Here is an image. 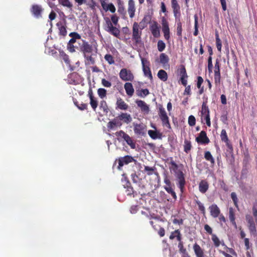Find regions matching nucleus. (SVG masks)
<instances>
[{
    "label": "nucleus",
    "mask_w": 257,
    "mask_h": 257,
    "mask_svg": "<svg viewBox=\"0 0 257 257\" xmlns=\"http://www.w3.org/2000/svg\"><path fill=\"white\" fill-rule=\"evenodd\" d=\"M188 124L190 126H194L196 124V118L195 117L191 115L188 117Z\"/></svg>",
    "instance_id": "61"
},
{
    "label": "nucleus",
    "mask_w": 257,
    "mask_h": 257,
    "mask_svg": "<svg viewBox=\"0 0 257 257\" xmlns=\"http://www.w3.org/2000/svg\"><path fill=\"white\" fill-rule=\"evenodd\" d=\"M158 77L163 81H166L168 79V74L164 70H160L158 72Z\"/></svg>",
    "instance_id": "34"
},
{
    "label": "nucleus",
    "mask_w": 257,
    "mask_h": 257,
    "mask_svg": "<svg viewBox=\"0 0 257 257\" xmlns=\"http://www.w3.org/2000/svg\"><path fill=\"white\" fill-rule=\"evenodd\" d=\"M209 209L210 210V215L214 218L218 217L220 214V210L215 204H212L210 206Z\"/></svg>",
    "instance_id": "18"
},
{
    "label": "nucleus",
    "mask_w": 257,
    "mask_h": 257,
    "mask_svg": "<svg viewBox=\"0 0 257 257\" xmlns=\"http://www.w3.org/2000/svg\"><path fill=\"white\" fill-rule=\"evenodd\" d=\"M220 138H221V140L222 142H224V143H225L226 145L227 148L228 149V150H229L230 153H232L233 150V147L229 142V140L228 139V136L227 135V133H226L225 130H224V129L222 130V131L221 132V134H220Z\"/></svg>",
    "instance_id": "12"
},
{
    "label": "nucleus",
    "mask_w": 257,
    "mask_h": 257,
    "mask_svg": "<svg viewBox=\"0 0 257 257\" xmlns=\"http://www.w3.org/2000/svg\"><path fill=\"white\" fill-rule=\"evenodd\" d=\"M75 105L81 110H84L87 108V104L86 103L78 104V102H74Z\"/></svg>",
    "instance_id": "63"
},
{
    "label": "nucleus",
    "mask_w": 257,
    "mask_h": 257,
    "mask_svg": "<svg viewBox=\"0 0 257 257\" xmlns=\"http://www.w3.org/2000/svg\"><path fill=\"white\" fill-rule=\"evenodd\" d=\"M192 148L191 143L190 141L185 140L184 141V152L188 154L191 150Z\"/></svg>",
    "instance_id": "42"
},
{
    "label": "nucleus",
    "mask_w": 257,
    "mask_h": 257,
    "mask_svg": "<svg viewBox=\"0 0 257 257\" xmlns=\"http://www.w3.org/2000/svg\"><path fill=\"white\" fill-rule=\"evenodd\" d=\"M158 115L162 121L163 126L168 129H171V126L169 121V118L162 105H160L159 107Z\"/></svg>",
    "instance_id": "1"
},
{
    "label": "nucleus",
    "mask_w": 257,
    "mask_h": 257,
    "mask_svg": "<svg viewBox=\"0 0 257 257\" xmlns=\"http://www.w3.org/2000/svg\"><path fill=\"white\" fill-rule=\"evenodd\" d=\"M229 219L230 221L235 220V211L232 207L229 208Z\"/></svg>",
    "instance_id": "54"
},
{
    "label": "nucleus",
    "mask_w": 257,
    "mask_h": 257,
    "mask_svg": "<svg viewBox=\"0 0 257 257\" xmlns=\"http://www.w3.org/2000/svg\"><path fill=\"white\" fill-rule=\"evenodd\" d=\"M43 11L44 9L42 6L38 4L32 5L30 8L31 13L36 19H40L42 17Z\"/></svg>",
    "instance_id": "4"
},
{
    "label": "nucleus",
    "mask_w": 257,
    "mask_h": 257,
    "mask_svg": "<svg viewBox=\"0 0 257 257\" xmlns=\"http://www.w3.org/2000/svg\"><path fill=\"white\" fill-rule=\"evenodd\" d=\"M148 133L149 136L153 140H156L157 139H162L163 137L162 133L157 130H149Z\"/></svg>",
    "instance_id": "26"
},
{
    "label": "nucleus",
    "mask_w": 257,
    "mask_h": 257,
    "mask_svg": "<svg viewBox=\"0 0 257 257\" xmlns=\"http://www.w3.org/2000/svg\"><path fill=\"white\" fill-rule=\"evenodd\" d=\"M164 182L166 184V186H164V189L166 190V188L172 189V184L170 180L168 175L167 173H164Z\"/></svg>",
    "instance_id": "36"
},
{
    "label": "nucleus",
    "mask_w": 257,
    "mask_h": 257,
    "mask_svg": "<svg viewBox=\"0 0 257 257\" xmlns=\"http://www.w3.org/2000/svg\"><path fill=\"white\" fill-rule=\"evenodd\" d=\"M153 218L156 220V222H154L153 221H150V223L151 225L152 226L153 228L155 230H158V227H159V229L158 231V234L160 235V237H163L165 234V231L163 227H161V226L158 223V222L162 221L164 222L165 220L162 219L160 218L159 217H153Z\"/></svg>",
    "instance_id": "3"
},
{
    "label": "nucleus",
    "mask_w": 257,
    "mask_h": 257,
    "mask_svg": "<svg viewBox=\"0 0 257 257\" xmlns=\"http://www.w3.org/2000/svg\"><path fill=\"white\" fill-rule=\"evenodd\" d=\"M128 145L133 149H136V143L133 140V139L128 135L126 139L124 140Z\"/></svg>",
    "instance_id": "44"
},
{
    "label": "nucleus",
    "mask_w": 257,
    "mask_h": 257,
    "mask_svg": "<svg viewBox=\"0 0 257 257\" xmlns=\"http://www.w3.org/2000/svg\"><path fill=\"white\" fill-rule=\"evenodd\" d=\"M80 51L83 52L84 55L89 54L93 51L92 46L85 41H82V44L80 47Z\"/></svg>",
    "instance_id": "15"
},
{
    "label": "nucleus",
    "mask_w": 257,
    "mask_h": 257,
    "mask_svg": "<svg viewBox=\"0 0 257 257\" xmlns=\"http://www.w3.org/2000/svg\"><path fill=\"white\" fill-rule=\"evenodd\" d=\"M60 56L63 59L66 64L70 63V60L68 55H67L63 51L59 50Z\"/></svg>",
    "instance_id": "45"
},
{
    "label": "nucleus",
    "mask_w": 257,
    "mask_h": 257,
    "mask_svg": "<svg viewBox=\"0 0 257 257\" xmlns=\"http://www.w3.org/2000/svg\"><path fill=\"white\" fill-rule=\"evenodd\" d=\"M115 135L117 139L119 141L122 139L124 141L128 135L122 130L116 132Z\"/></svg>",
    "instance_id": "37"
},
{
    "label": "nucleus",
    "mask_w": 257,
    "mask_h": 257,
    "mask_svg": "<svg viewBox=\"0 0 257 257\" xmlns=\"http://www.w3.org/2000/svg\"><path fill=\"white\" fill-rule=\"evenodd\" d=\"M211 239L215 247H218L221 244V242L216 234H212Z\"/></svg>",
    "instance_id": "47"
},
{
    "label": "nucleus",
    "mask_w": 257,
    "mask_h": 257,
    "mask_svg": "<svg viewBox=\"0 0 257 257\" xmlns=\"http://www.w3.org/2000/svg\"><path fill=\"white\" fill-rule=\"evenodd\" d=\"M136 103L138 106L139 107L141 111L146 113H148L150 111V108L148 105L144 101L142 100H137Z\"/></svg>",
    "instance_id": "22"
},
{
    "label": "nucleus",
    "mask_w": 257,
    "mask_h": 257,
    "mask_svg": "<svg viewBox=\"0 0 257 257\" xmlns=\"http://www.w3.org/2000/svg\"><path fill=\"white\" fill-rule=\"evenodd\" d=\"M122 125V123H119L117 121V119L114 118L112 120L109 121L107 124V128L109 130H112L114 127H120Z\"/></svg>",
    "instance_id": "30"
},
{
    "label": "nucleus",
    "mask_w": 257,
    "mask_h": 257,
    "mask_svg": "<svg viewBox=\"0 0 257 257\" xmlns=\"http://www.w3.org/2000/svg\"><path fill=\"white\" fill-rule=\"evenodd\" d=\"M207 101H204L202 104L201 110L200 111L202 120L203 115H206V114L210 113L209 109L208 108V106H207Z\"/></svg>",
    "instance_id": "32"
},
{
    "label": "nucleus",
    "mask_w": 257,
    "mask_h": 257,
    "mask_svg": "<svg viewBox=\"0 0 257 257\" xmlns=\"http://www.w3.org/2000/svg\"><path fill=\"white\" fill-rule=\"evenodd\" d=\"M245 219L247 222V226L250 233L254 236L256 235V229L252 217L250 214L245 215Z\"/></svg>",
    "instance_id": "8"
},
{
    "label": "nucleus",
    "mask_w": 257,
    "mask_h": 257,
    "mask_svg": "<svg viewBox=\"0 0 257 257\" xmlns=\"http://www.w3.org/2000/svg\"><path fill=\"white\" fill-rule=\"evenodd\" d=\"M204 119L206 121V123L207 125L209 127L211 126V121L210 118V113L206 114V115H203L202 119Z\"/></svg>",
    "instance_id": "62"
},
{
    "label": "nucleus",
    "mask_w": 257,
    "mask_h": 257,
    "mask_svg": "<svg viewBox=\"0 0 257 257\" xmlns=\"http://www.w3.org/2000/svg\"><path fill=\"white\" fill-rule=\"evenodd\" d=\"M195 140L198 144H208L210 142V140L207 136L206 133L204 131H202L200 133L199 136Z\"/></svg>",
    "instance_id": "14"
},
{
    "label": "nucleus",
    "mask_w": 257,
    "mask_h": 257,
    "mask_svg": "<svg viewBox=\"0 0 257 257\" xmlns=\"http://www.w3.org/2000/svg\"><path fill=\"white\" fill-rule=\"evenodd\" d=\"M69 36L71 37L68 42L73 44L76 42L77 40H80L81 39V36L77 32H71L69 34Z\"/></svg>",
    "instance_id": "31"
},
{
    "label": "nucleus",
    "mask_w": 257,
    "mask_h": 257,
    "mask_svg": "<svg viewBox=\"0 0 257 257\" xmlns=\"http://www.w3.org/2000/svg\"><path fill=\"white\" fill-rule=\"evenodd\" d=\"M156 169L155 167H150L149 166H145L144 168V171L147 172V174L149 176L153 175Z\"/></svg>",
    "instance_id": "51"
},
{
    "label": "nucleus",
    "mask_w": 257,
    "mask_h": 257,
    "mask_svg": "<svg viewBox=\"0 0 257 257\" xmlns=\"http://www.w3.org/2000/svg\"><path fill=\"white\" fill-rule=\"evenodd\" d=\"M198 34V16L197 15H194V31L193 35L195 36Z\"/></svg>",
    "instance_id": "49"
},
{
    "label": "nucleus",
    "mask_w": 257,
    "mask_h": 257,
    "mask_svg": "<svg viewBox=\"0 0 257 257\" xmlns=\"http://www.w3.org/2000/svg\"><path fill=\"white\" fill-rule=\"evenodd\" d=\"M145 126L143 124H136L134 125V132L135 134L140 135H144Z\"/></svg>",
    "instance_id": "27"
},
{
    "label": "nucleus",
    "mask_w": 257,
    "mask_h": 257,
    "mask_svg": "<svg viewBox=\"0 0 257 257\" xmlns=\"http://www.w3.org/2000/svg\"><path fill=\"white\" fill-rule=\"evenodd\" d=\"M150 30L154 37L158 38L160 37V30L158 26V23L156 22H154V24L151 26Z\"/></svg>",
    "instance_id": "23"
},
{
    "label": "nucleus",
    "mask_w": 257,
    "mask_h": 257,
    "mask_svg": "<svg viewBox=\"0 0 257 257\" xmlns=\"http://www.w3.org/2000/svg\"><path fill=\"white\" fill-rule=\"evenodd\" d=\"M209 185L207 182L202 180L199 184V191L202 193H205L208 189Z\"/></svg>",
    "instance_id": "29"
},
{
    "label": "nucleus",
    "mask_w": 257,
    "mask_h": 257,
    "mask_svg": "<svg viewBox=\"0 0 257 257\" xmlns=\"http://www.w3.org/2000/svg\"><path fill=\"white\" fill-rule=\"evenodd\" d=\"M136 93L138 96L144 97L149 94V91L148 89H142L141 90H137Z\"/></svg>",
    "instance_id": "39"
},
{
    "label": "nucleus",
    "mask_w": 257,
    "mask_h": 257,
    "mask_svg": "<svg viewBox=\"0 0 257 257\" xmlns=\"http://www.w3.org/2000/svg\"><path fill=\"white\" fill-rule=\"evenodd\" d=\"M75 3L78 4V6H81L82 5H85L88 8L90 9L92 11L96 10L97 4L94 0H74Z\"/></svg>",
    "instance_id": "10"
},
{
    "label": "nucleus",
    "mask_w": 257,
    "mask_h": 257,
    "mask_svg": "<svg viewBox=\"0 0 257 257\" xmlns=\"http://www.w3.org/2000/svg\"><path fill=\"white\" fill-rule=\"evenodd\" d=\"M105 60L109 64H112L114 63V60L112 56L109 54H107L104 56Z\"/></svg>",
    "instance_id": "56"
},
{
    "label": "nucleus",
    "mask_w": 257,
    "mask_h": 257,
    "mask_svg": "<svg viewBox=\"0 0 257 257\" xmlns=\"http://www.w3.org/2000/svg\"><path fill=\"white\" fill-rule=\"evenodd\" d=\"M119 77L121 80L125 81H132L134 76L131 70L126 68H123L120 71Z\"/></svg>",
    "instance_id": "5"
},
{
    "label": "nucleus",
    "mask_w": 257,
    "mask_h": 257,
    "mask_svg": "<svg viewBox=\"0 0 257 257\" xmlns=\"http://www.w3.org/2000/svg\"><path fill=\"white\" fill-rule=\"evenodd\" d=\"M196 203L198 205V208L200 210L201 213L203 215H205L206 211H205V207H204L203 204L199 200H196Z\"/></svg>",
    "instance_id": "58"
},
{
    "label": "nucleus",
    "mask_w": 257,
    "mask_h": 257,
    "mask_svg": "<svg viewBox=\"0 0 257 257\" xmlns=\"http://www.w3.org/2000/svg\"><path fill=\"white\" fill-rule=\"evenodd\" d=\"M178 247L180 253L184 255H188L186 249L184 247L183 242H179Z\"/></svg>",
    "instance_id": "46"
},
{
    "label": "nucleus",
    "mask_w": 257,
    "mask_h": 257,
    "mask_svg": "<svg viewBox=\"0 0 257 257\" xmlns=\"http://www.w3.org/2000/svg\"><path fill=\"white\" fill-rule=\"evenodd\" d=\"M162 25L164 38L166 40H169L170 39V29L168 22L165 18L162 20Z\"/></svg>",
    "instance_id": "16"
},
{
    "label": "nucleus",
    "mask_w": 257,
    "mask_h": 257,
    "mask_svg": "<svg viewBox=\"0 0 257 257\" xmlns=\"http://www.w3.org/2000/svg\"><path fill=\"white\" fill-rule=\"evenodd\" d=\"M118 4V12L122 13L124 10L123 2L121 0H117Z\"/></svg>",
    "instance_id": "60"
},
{
    "label": "nucleus",
    "mask_w": 257,
    "mask_h": 257,
    "mask_svg": "<svg viewBox=\"0 0 257 257\" xmlns=\"http://www.w3.org/2000/svg\"><path fill=\"white\" fill-rule=\"evenodd\" d=\"M215 40H216V44L217 49L218 51L221 52L222 44H221V41L219 38L218 32H216V33H215Z\"/></svg>",
    "instance_id": "41"
},
{
    "label": "nucleus",
    "mask_w": 257,
    "mask_h": 257,
    "mask_svg": "<svg viewBox=\"0 0 257 257\" xmlns=\"http://www.w3.org/2000/svg\"><path fill=\"white\" fill-rule=\"evenodd\" d=\"M143 28L144 27L139 30L140 26L139 24L137 22L134 23L133 25L132 40L137 45L141 42L142 30Z\"/></svg>",
    "instance_id": "2"
},
{
    "label": "nucleus",
    "mask_w": 257,
    "mask_h": 257,
    "mask_svg": "<svg viewBox=\"0 0 257 257\" xmlns=\"http://www.w3.org/2000/svg\"><path fill=\"white\" fill-rule=\"evenodd\" d=\"M170 164L171 165V166L169 167L170 170H172L174 173L176 174L179 171H182L181 170H178V165L173 161L172 158H171V161L170 162Z\"/></svg>",
    "instance_id": "38"
},
{
    "label": "nucleus",
    "mask_w": 257,
    "mask_h": 257,
    "mask_svg": "<svg viewBox=\"0 0 257 257\" xmlns=\"http://www.w3.org/2000/svg\"><path fill=\"white\" fill-rule=\"evenodd\" d=\"M124 186V188H126V193L127 195L131 196L133 195L134 197L137 195V192L134 191L133 187L131 186V183L128 181H126Z\"/></svg>",
    "instance_id": "24"
},
{
    "label": "nucleus",
    "mask_w": 257,
    "mask_h": 257,
    "mask_svg": "<svg viewBox=\"0 0 257 257\" xmlns=\"http://www.w3.org/2000/svg\"><path fill=\"white\" fill-rule=\"evenodd\" d=\"M97 93L101 98H103L106 96V90L104 88H99Z\"/></svg>",
    "instance_id": "59"
},
{
    "label": "nucleus",
    "mask_w": 257,
    "mask_h": 257,
    "mask_svg": "<svg viewBox=\"0 0 257 257\" xmlns=\"http://www.w3.org/2000/svg\"><path fill=\"white\" fill-rule=\"evenodd\" d=\"M143 67V71L145 76L148 77L150 80L153 79V76L150 68V62L146 59L141 58Z\"/></svg>",
    "instance_id": "6"
},
{
    "label": "nucleus",
    "mask_w": 257,
    "mask_h": 257,
    "mask_svg": "<svg viewBox=\"0 0 257 257\" xmlns=\"http://www.w3.org/2000/svg\"><path fill=\"white\" fill-rule=\"evenodd\" d=\"M105 25L104 27V30L107 31L110 28L113 27L112 23L110 21L108 18H105Z\"/></svg>",
    "instance_id": "50"
},
{
    "label": "nucleus",
    "mask_w": 257,
    "mask_h": 257,
    "mask_svg": "<svg viewBox=\"0 0 257 257\" xmlns=\"http://www.w3.org/2000/svg\"><path fill=\"white\" fill-rule=\"evenodd\" d=\"M124 88L127 95L130 97L132 96L134 93V89L132 84L126 82L124 84Z\"/></svg>",
    "instance_id": "28"
},
{
    "label": "nucleus",
    "mask_w": 257,
    "mask_h": 257,
    "mask_svg": "<svg viewBox=\"0 0 257 257\" xmlns=\"http://www.w3.org/2000/svg\"><path fill=\"white\" fill-rule=\"evenodd\" d=\"M119 123H125L128 124L132 121L131 114L127 113L121 112L117 116L115 117Z\"/></svg>",
    "instance_id": "11"
},
{
    "label": "nucleus",
    "mask_w": 257,
    "mask_h": 257,
    "mask_svg": "<svg viewBox=\"0 0 257 257\" xmlns=\"http://www.w3.org/2000/svg\"><path fill=\"white\" fill-rule=\"evenodd\" d=\"M177 35L179 37H182V23L180 22V20L178 21L177 24Z\"/></svg>",
    "instance_id": "55"
},
{
    "label": "nucleus",
    "mask_w": 257,
    "mask_h": 257,
    "mask_svg": "<svg viewBox=\"0 0 257 257\" xmlns=\"http://www.w3.org/2000/svg\"><path fill=\"white\" fill-rule=\"evenodd\" d=\"M178 72L180 76V80L181 82V84L183 86H186L187 84V78L188 76L185 66L181 65L178 69Z\"/></svg>",
    "instance_id": "9"
},
{
    "label": "nucleus",
    "mask_w": 257,
    "mask_h": 257,
    "mask_svg": "<svg viewBox=\"0 0 257 257\" xmlns=\"http://www.w3.org/2000/svg\"><path fill=\"white\" fill-rule=\"evenodd\" d=\"M100 108L105 113H108L109 108L105 101L102 100L100 103Z\"/></svg>",
    "instance_id": "52"
},
{
    "label": "nucleus",
    "mask_w": 257,
    "mask_h": 257,
    "mask_svg": "<svg viewBox=\"0 0 257 257\" xmlns=\"http://www.w3.org/2000/svg\"><path fill=\"white\" fill-rule=\"evenodd\" d=\"M59 3L63 6V7H67L69 9H71L73 7L72 4L69 1V0H58Z\"/></svg>",
    "instance_id": "40"
},
{
    "label": "nucleus",
    "mask_w": 257,
    "mask_h": 257,
    "mask_svg": "<svg viewBox=\"0 0 257 257\" xmlns=\"http://www.w3.org/2000/svg\"><path fill=\"white\" fill-rule=\"evenodd\" d=\"M221 81V74L220 73H214V83L216 86H219Z\"/></svg>",
    "instance_id": "53"
},
{
    "label": "nucleus",
    "mask_w": 257,
    "mask_h": 257,
    "mask_svg": "<svg viewBox=\"0 0 257 257\" xmlns=\"http://www.w3.org/2000/svg\"><path fill=\"white\" fill-rule=\"evenodd\" d=\"M116 109L127 110L129 107L128 105L120 97L116 98Z\"/></svg>",
    "instance_id": "17"
},
{
    "label": "nucleus",
    "mask_w": 257,
    "mask_h": 257,
    "mask_svg": "<svg viewBox=\"0 0 257 257\" xmlns=\"http://www.w3.org/2000/svg\"><path fill=\"white\" fill-rule=\"evenodd\" d=\"M193 249L196 257H206L204 250L197 243L193 245Z\"/></svg>",
    "instance_id": "19"
},
{
    "label": "nucleus",
    "mask_w": 257,
    "mask_h": 257,
    "mask_svg": "<svg viewBox=\"0 0 257 257\" xmlns=\"http://www.w3.org/2000/svg\"><path fill=\"white\" fill-rule=\"evenodd\" d=\"M85 59H86V63L90 65V64H94L95 63V60L91 55L89 54H86L84 55Z\"/></svg>",
    "instance_id": "48"
},
{
    "label": "nucleus",
    "mask_w": 257,
    "mask_h": 257,
    "mask_svg": "<svg viewBox=\"0 0 257 257\" xmlns=\"http://www.w3.org/2000/svg\"><path fill=\"white\" fill-rule=\"evenodd\" d=\"M107 32L117 38H119V36L120 34V31L115 26H113L112 28H110Z\"/></svg>",
    "instance_id": "35"
},
{
    "label": "nucleus",
    "mask_w": 257,
    "mask_h": 257,
    "mask_svg": "<svg viewBox=\"0 0 257 257\" xmlns=\"http://www.w3.org/2000/svg\"><path fill=\"white\" fill-rule=\"evenodd\" d=\"M204 158L207 161H209L211 166H214L215 164V160L212 155L209 151H206L204 153Z\"/></svg>",
    "instance_id": "33"
},
{
    "label": "nucleus",
    "mask_w": 257,
    "mask_h": 257,
    "mask_svg": "<svg viewBox=\"0 0 257 257\" xmlns=\"http://www.w3.org/2000/svg\"><path fill=\"white\" fill-rule=\"evenodd\" d=\"M177 180L178 181L177 185L179 188L181 193L184 192L186 181L185 179V175L183 171H179L175 174Z\"/></svg>",
    "instance_id": "7"
},
{
    "label": "nucleus",
    "mask_w": 257,
    "mask_h": 257,
    "mask_svg": "<svg viewBox=\"0 0 257 257\" xmlns=\"http://www.w3.org/2000/svg\"><path fill=\"white\" fill-rule=\"evenodd\" d=\"M231 198L235 207H238V204H237L238 199L237 197V195L235 192H232L231 193Z\"/></svg>",
    "instance_id": "64"
},
{
    "label": "nucleus",
    "mask_w": 257,
    "mask_h": 257,
    "mask_svg": "<svg viewBox=\"0 0 257 257\" xmlns=\"http://www.w3.org/2000/svg\"><path fill=\"white\" fill-rule=\"evenodd\" d=\"M127 12L131 18H133L135 16L136 8L134 0L128 1Z\"/></svg>",
    "instance_id": "20"
},
{
    "label": "nucleus",
    "mask_w": 257,
    "mask_h": 257,
    "mask_svg": "<svg viewBox=\"0 0 257 257\" xmlns=\"http://www.w3.org/2000/svg\"><path fill=\"white\" fill-rule=\"evenodd\" d=\"M56 25L59 30V35L64 37H65L67 34L66 26L65 25H63L61 22L57 23Z\"/></svg>",
    "instance_id": "25"
},
{
    "label": "nucleus",
    "mask_w": 257,
    "mask_h": 257,
    "mask_svg": "<svg viewBox=\"0 0 257 257\" xmlns=\"http://www.w3.org/2000/svg\"><path fill=\"white\" fill-rule=\"evenodd\" d=\"M136 161L134 158L131 156L126 155L118 159V169H120L124 165Z\"/></svg>",
    "instance_id": "13"
},
{
    "label": "nucleus",
    "mask_w": 257,
    "mask_h": 257,
    "mask_svg": "<svg viewBox=\"0 0 257 257\" xmlns=\"http://www.w3.org/2000/svg\"><path fill=\"white\" fill-rule=\"evenodd\" d=\"M160 62L162 64L165 65L168 63L169 59L168 56L166 54L161 53L160 55Z\"/></svg>",
    "instance_id": "43"
},
{
    "label": "nucleus",
    "mask_w": 257,
    "mask_h": 257,
    "mask_svg": "<svg viewBox=\"0 0 257 257\" xmlns=\"http://www.w3.org/2000/svg\"><path fill=\"white\" fill-rule=\"evenodd\" d=\"M88 96L90 98V104L91 105V107L92 108L93 110L95 111L97 106H98V102L96 98H94L93 92L91 89H89L88 91Z\"/></svg>",
    "instance_id": "21"
},
{
    "label": "nucleus",
    "mask_w": 257,
    "mask_h": 257,
    "mask_svg": "<svg viewBox=\"0 0 257 257\" xmlns=\"http://www.w3.org/2000/svg\"><path fill=\"white\" fill-rule=\"evenodd\" d=\"M158 49L159 52H162L166 47L165 43L162 40H159L157 44Z\"/></svg>",
    "instance_id": "57"
}]
</instances>
